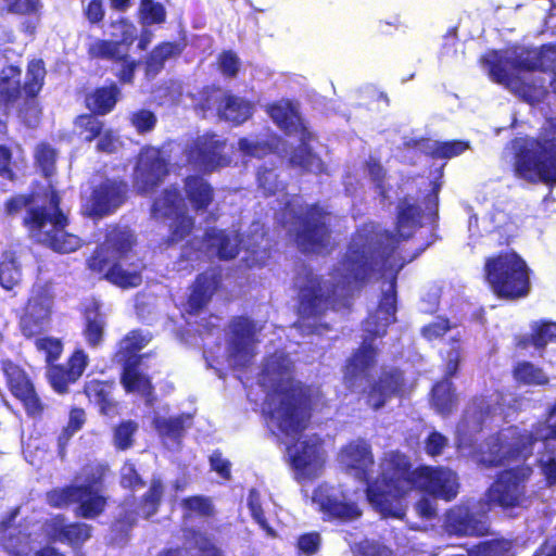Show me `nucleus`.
<instances>
[{
    "label": "nucleus",
    "mask_w": 556,
    "mask_h": 556,
    "mask_svg": "<svg viewBox=\"0 0 556 556\" xmlns=\"http://www.w3.org/2000/svg\"><path fill=\"white\" fill-rule=\"evenodd\" d=\"M427 247L429 243L417 250L408 260H403L397 255L399 238L392 231L375 223H365L353 232L345 253L338 262L337 276L343 285L363 287L375 274L384 276L392 271L389 289L382 293L378 307L387 316L394 317L397 274Z\"/></svg>",
    "instance_id": "1"
},
{
    "label": "nucleus",
    "mask_w": 556,
    "mask_h": 556,
    "mask_svg": "<svg viewBox=\"0 0 556 556\" xmlns=\"http://www.w3.org/2000/svg\"><path fill=\"white\" fill-rule=\"evenodd\" d=\"M112 39H98L88 49L92 59L108 60L121 64L115 73L117 81L96 87L85 94L84 103L90 113L81 114L75 119L78 135L84 139H116L112 129L104 128V122L98 116L111 113L122 98L119 85H134L139 62L132 59L122 46L127 49L137 39L135 24L126 17H119L110 23Z\"/></svg>",
    "instance_id": "2"
},
{
    "label": "nucleus",
    "mask_w": 556,
    "mask_h": 556,
    "mask_svg": "<svg viewBox=\"0 0 556 556\" xmlns=\"http://www.w3.org/2000/svg\"><path fill=\"white\" fill-rule=\"evenodd\" d=\"M458 475L448 467L421 465L413 468L404 454L393 453L387 459L381 476L367 489V501L384 517L401 518L404 513L394 502L418 490L444 502L454 501L459 493Z\"/></svg>",
    "instance_id": "3"
},
{
    "label": "nucleus",
    "mask_w": 556,
    "mask_h": 556,
    "mask_svg": "<svg viewBox=\"0 0 556 556\" xmlns=\"http://www.w3.org/2000/svg\"><path fill=\"white\" fill-rule=\"evenodd\" d=\"M293 364L285 354L268 356L263 365V379L271 383L273 400L267 420L286 437H295L307 429L313 416V387L291 377Z\"/></svg>",
    "instance_id": "4"
},
{
    "label": "nucleus",
    "mask_w": 556,
    "mask_h": 556,
    "mask_svg": "<svg viewBox=\"0 0 556 556\" xmlns=\"http://www.w3.org/2000/svg\"><path fill=\"white\" fill-rule=\"evenodd\" d=\"M136 244L131 231L121 226H113L105 232L104 240L98 244L86 261L87 268L100 279L122 289H132L141 286L142 271L146 268L126 270L122 261L126 260Z\"/></svg>",
    "instance_id": "5"
},
{
    "label": "nucleus",
    "mask_w": 556,
    "mask_h": 556,
    "mask_svg": "<svg viewBox=\"0 0 556 556\" xmlns=\"http://www.w3.org/2000/svg\"><path fill=\"white\" fill-rule=\"evenodd\" d=\"M482 273L489 290L500 300L516 301L530 292L531 269L513 249L485 257Z\"/></svg>",
    "instance_id": "6"
},
{
    "label": "nucleus",
    "mask_w": 556,
    "mask_h": 556,
    "mask_svg": "<svg viewBox=\"0 0 556 556\" xmlns=\"http://www.w3.org/2000/svg\"><path fill=\"white\" fill-rule=\"evenodd\" d=\"M103 485V468L88 466L84 469V483H72L49 490L46 493V503L52 508H65L76 504V517L96 519L108 506V497L102 494Z\"/></svg>",
    "instance_id": "7"
},
{
    "label": "nucleus",
    "mask_w": 556,
    "mask_h": 556,
    "mask_svg": "<svg viewBox=\"0 0 556 556\" xmlns=\"http://www.w3.org/2000/svg\"><path fill=\"white\" fill-rule=\"evenodd\" d=\"M532 476L533 468L529 464H518L497 471L483 494L488 510L498 509L514 517L518 510L527 508L531 498L528 486Z\"/></svg>",
    "instance_id": "8"
},
{
    "label": "nucleus",
    "mask_w": 556,
    "mask_h": 556,
    "mask_svg": "<svg viewBox=\"0 0 556 556\" xmlns=\"http://www.w3.org/2000/svg\"><path fill=\"white\" fill-rule=\"evenodd\" d=\"M304 281L298 289L295 327L302 334L320 333L330 330L321 318L333 304L334 287H329L326 281L311 269L305 270Z\"/></svg>",
    "instance_id": "9"
},
{
    "label": "nucleus",
    "mask_w": 556,
    "mask_h": 556,
    "mask_svg": "<svg viewBox=\"0 0 556 556\" xmlns=\"http://www.w3.org/2000/svg\"><path fill=\"white\" fill-rule=\"evenodd\" d=\"M513 172L530 184L556 185V141H510Z\"/></svg>",
    "instance_id": "10"
},
{
    "label": "nucleus",
    "mask_w": 556,
    "mask_h": 556,
    "mask_svg": "<svg viewBox=\"0 0 556 556\" xmlns=\"http://www.w3.org/2000/svg\"><path fill=\"white\" fill-rule=\"evenodd\" d=\"M332 213L318 202L307 205L303 212L293 215L294 240L304 253H324L331 245Z\"/></svg>",
    "instance_id": "11"
},
{
    "label": "nucleus",
    "mask_w": 556,
    "mask_h": 556,
    "mask_svg": "<svg viewBox=\"0 0 556 556\" xmlns=\"http://www.w3.org/2000/svg\"><path fill=\"white\" fill-rule=\"evenodd\" d=\"M45 62L34 59L28 62L26 77L21 86L22 70L10 64L0 72V106H13L24 93L26 100H34L40 93L46 78Z\"/></svg>",
    "instance_id": "12"
},
{
    "label": "nucleus",
    "mask_w": 556,
    "mask_h": 556,
    "mask_svg": "<svg viewBox=\"0 0 556 556\" xmlns=\"http://www.w3.org/2000/svg\"><path fill=\"white\" fill-rule=\"evenodd\" d=\"M409 391L406 372L395 365H383L376 378L368 380L363 389L365 404L377 412L392 399H402Z\"/></svg>",
    "instance_id": "13"
},
{
    "label": "nucleus",
    "mask_w": 556,
    "mask_h": 556,
    "mask_svg": "<svg viewBox=\"0 0 556 556\" xmlns=\"http://www.w3.org/2000/svg\"><path fill=\"white\" fill-rule=\"evenodd\" d=\"M58 191L52 187L41 188L30 191L26 194H15L4 202V211L7 215L13 216L21 212L24 207H28L23 219V224L30 231L41 232L47 225L48 207L58 204Z\"/></svg>",
    "instance_id": "14"
},
{
    "label": "nucleus",
    "mask_w": 556,
    "mask_h": 556,
    "mask_svg": "<svg viewBox=\"0 0 556 556\" xmlns=\"http://www.w3.org/2000/svg\"><path fill=\"white\" fill-rule=\"evenodd\" d=\"M128 185L123 179L105 178L91 188L81 206L83 214L90 218L112 215L127 200Z\"/></svg>",
    "instance_id": "15"
},
{
    "label": "nucleus",
    "mask_w": 556,
    "mask_h": 556,
    "mask_svg": "<svg viewBox=\"0 0 556 556\" xmlns=\"http://www.w3.org/2000/svg\"><path fill=\"white\" fill-rule=\"evenodd\" d=\"M377 331H369L359 345L352 351L342 366V378L346 388H356L363 380H368L378 364L380 351L375 344Z\"/></svg>",
    "instance_id": "16"
},
{
    "label": "nucleus",
    "mask_w": 556,
    "mask_h": 556,
    "mask_svg": "<svg viewBox=\"0 0 556 556\" xmlns=\"http://www.w3.org/2000/svg\"><path fill=\"white\" fill-rule=\"evenodd\" d=\"M256 332L255 321L248 316L239 315L230 320L227 355L235 367L245 368L252 363L256 354Z\"/></svg>",
    "instance_id": "17"
},
{
    "label": "nucleus",
    "mask_w": 556,
    "mask_h": 556,
    "mask_svg": "<svg viewBox=\"0 0 556 556\" xmlns=\"http://www.w3.org/2000/svg\"><path fill=\"white\" fill-rule=\"evenodd\" d=\"M0 365L9 391L22 403L27 416L31 418L41 417L45 404L41 402L25 369L10 358L1 359Z\"/></svg>",
    "instance_id": "18"
},
{
    "label": "nucleus",
    "mask_w": 556,
    "mask_h": 556,
    "mask_svg": "<svg viewBox=\"0 0 556 556\" xmlns=\"http://www.w3.org/2000/svg\"><path fill=\"white\" fill-rule=\"evenodd\" d=\"M169 174V161L160 149L144 147L134 169L132 182L139 194H147L160 186Z\"/></svg>",
    "instance_id": "19"
},
{
    "label": "nucleus",
    "mask_w": 556,
    "mask_h": 556,
    "mask_svg": "<svg viewBox=\"0 0 556 556\" xmlns=\"http://www.w3.org/2000/svg\"><path fill=\"white\" fill-rule=\"evenodd\" d=\"M89 356L76 348L64 363L46 366V378L51 389L60 395L67 394L71 386L77 383L89 366Z\"/></svg>",
    "instance_id": "20"
},
{
    "label": "nucleus",
    "mask_w": 556,
    "mask_h": 556,
    "mask_svg": "<svg viewBox=\"0 0 556 556\" xmlns=\"http://www.w3.org/2000/svg\"><path fill=\"white\" fill-rule=\"evenodd\" d=\"M443 528L451 536L480 538L491 533L490 523L465 504H456L444 514Z\"/></svg>",
    "instance_id": "21"
},
{
    "label": "nucleus",
    "mask_w": 556,
    "mask_h": 556,
    "mask_svg": "<svg viewBox=\"0 0 556 556\" xmlns=\"http://www.w3.org/2000/svg\"><path fill=\"white\" fill-rule=\"evenodd\" d=\"M265 112L287 136L296 139H313L311 127L294 101L290 99L273 101L265 105Z\"/></svg>",
    "instance_id": "22"
},
{
    "label": "nucleus",
    "mask_w": 556,
    "mask_h": 556,
    "mask_svg": "<svg viewBox=\"0 0 556 556\" xmlns=\"http://www.w3.org/2000/svg\"><path fill=\"white\" fill-rule=\"evenodd\" d=\"M47 224L51 225V229L46 232L45 243L54 252L67 254L77 251L83 245V240L68 231V218L61 210V198L58 195V204H51L47 211Z\"/></svg>",
    "instance_id": "23"
},
{
    "label": "nucleus",
    "mask_w": 556,
    "mask_h": 556,
    "mask_svg": "<svg viewBox=\"0 0 556 556\" xmlns=\"http://www.w3.org/2000/svg\"><path fill=\"white\" fill-rule=\"evenodd\" d=\"M227 141H193L187 153V162L194 169L212 173L231 163V156L225 153Z\"/></svg>",
    "instance_id": "24"
},
{
    "label": "nucleus",
    "mask_w": 556,
    "mask_h": 556,
    "mask_svg": "<svg viewBox=\"0 0 556 556\" xmlns=\"http://www.w3.org/2000/svg\"><path fill=\"white\" fill-rule=\"evenodd\" d=\"M340 462L349 470H353L355 477L366 483V490L369 484L380 478L381 473L371 480L375 459L370 445L364 440L351 441L341 447Z\"/></svg>",
    "instance_id": "25"
},
{
    "label": "nucleus",
    "mask_w": 556,
    "mask_h": 556,
    "mask_svg": "<svg viewBox=\"0 0 556 556\" xmlns=\"http://www.w3.org/2000/svg\"><path fill=\"white\" fill-rule=\"evenodd\" d=\"M222 283V274L219 269L208 268L198 274L190 287V292L186 301V311L189 315H198L203 312L213 295Z\"/></svg>",
    "instance_id": "26"
},
{
    "label": "nucleus",
    "mask_w": 556,
    "mask_h": 556,
    "mask_svg": "<svg viewBox=\"0 0 556 556\" xmlns=\"http://www.w3.org/2000/svg\"><path fill=\"white\" fill-rule=\"evenodd\" d=\"M164 483L160 477L150 480L148 490L140 496L137 507L134 510L125 511L117 520L122 530L130 529L137 521V517L150 519L154 516L162 504Z\"/></svg>",
    "instance_id": "27"
},
{
    "label": "nucleus",
    "mask_w": 556,
    "mask_h": 556,
    "mask_svg": "<svg viewBox=\"0 0 556 556\" xmlns=\"http://www.w3.org/2000/svg\"><path fill=\"white\" fill-rule=\"evenodd\" d=\"M64 516L55 515L50 523V536L55 542L71 545L72 547H80L90 539L92 527L85 522L74 521L64 522Z\"/></svg>",
    "instance_id": "28"
},
{
    "label": "nucleus",
    "mask_w": 556,
    "mask_h": 556,
    "mask_svg": "<svg viewBox=\"0 0 556 556\" xmlns=\"http://www.w3.org/2000/svg\"><path fill=\"white\" fill-rule=\"evenodd\" d=\"M513 66L519 71L549 72L556 66V48L552 45H542L540 48L523 50L513 61Z\"/></svg>",
    "instance_id": "29"
},
{
    "label": "nucleus",
    "mask_w": 556,
    "mask_h": 556,
    "mask_svg": "<svg viewBox=\"0 0 556 556\" xmlns=\"http://www.w3.org/2000/svg\"><path fill=\"white\" fill-rule=\"evenodd\" d=\"M186 48L184 41H161L147 53L142 61L144 76L156 77L165 67L167 60L179 56Z\"/></svg>",
    "instance_id": "30"
},
{
    "label": "nucleus",
    "mask_w": 556,
    "mask_h": 556,
    "mask_svg": "<svg viewBox=\"0 0 556 556\" xmlns=\"http://www.w3.org/2000/svg\"><path fill=\"white\" fill-rule=\"evenodd\" d=\"M149 342L150 337L143 334L140 329L130 330L118 341L113 361L122 366L135 362L142 363L144 357L150 356V353L139 354L138 352Z\"/></svg>",
    "instance_id": "31"
},
{
    "label": "nucleus",
    "mask_w": 556,
    "mask_h": 556,
    "mask_svg": "<svg viewBox=\"0 0 556 556\" xmlns=\"http://www.w3.org/2000/svg\"><path fill=\"white\" fill-rule=\"evenodd\" d=\"M142 363H128L122 366L121 383L126 393H136L151 402L154 397V384L149 375L140 370Z\"/></svg>",
    "instance_id": "32"
},
{
    "label": "nucleus",
    "mask_w": 556,
    "mask_h": 556,
    "mask_svg": "<svg viewBox=\"0 0 556 556\" xmlns=\"http://www.w3.org/2000/svg\"><path fill=\"white\" fill-rule=\"evenodd\" d=\"M320 446L321 440L318 438L296 440L289 445L292 468L300 473H306L308 468L319 459Z\"/></svg>",
    "instance_id": "33"
},
{
    "label": "nucleus",
    "mask_w": 556,
    "mask_h": 556,
    "mask_svg": "<svg viewBox=\"0 0 556 556\" xmlns=\"http://www.w3.org/2000/svg\"><path fill=\"white\" fill-rule=\"evenodd\" d=\"M184 188L195 212H205L214 201V188L200 175H188Z\"/></svg>",
    "instance_id": "34"
},
{
    "label": "nucleus",
    "mask_w": 556,
    "mask_h": 556,
    "mask_svg": "<svg viewBox=\"0 0 556 556\" xmlns=\"http://www.w3.org/2000/svg\"><path fill=\"white\" fill-rule=\"evenodd\" d=\"M253 111L254 105L250 100L227 90L219 109L218 118L233 126H239L251 118Z\"/></svg>",
    "instance_id": "35"
},
{
    "label": "nucleus",
    "mask_w": 556,
    "mask_h": 556,
    "mask_svg": "<svg viewBox=\"0 0 556 556\" xmlns=\"http://www.w3.org/2000/svg\"><path fill=\"white\" fill-rule=\"evenodd\" d=\"M422 210L419 205L409 203L406 199L400 201L397 206L395 232L399 244L402 240H408L414 231L421 225Z\"/></svg>",
    "instance_id": "36"
},
{
    "label": "nucleus",
    "mask_w": 556,
    "mask_h": 556,
    "mask_svg": "<svg viewBox=\"0 0 556 556\" xmlns=\"http://www.w3.org/2000/svg\"><path fill=\"white\" fill-rule=\"evenodd\" d=\"M430 404L441 416L453 414L458 405V395L452 380L437 381L430 391Z\"/></svg>",
    "instance_id": "37"
},
{
    "label": "nucleus",
    "mask_w": 556,
    "mask_h": 556,
    "mask_svg": "<svg viewBox=\"0 0 556 556\" xmlns=\"http://www.w3.org/2000/svg\"><path fill=\"white\" fill-rule=\"evenodd\" d=\"M84 394L99 407L102 415L110 416L115 413L116 402L113 399V383L98 379L85 383Z\"/></svg>",
    "instance_id": "38"
},
{
    "label": "nucleus",
    "mask_w": 556,
    "mask_h": 556,
    "mask_svg": "<svg viewBox=\"0 0 556 556\" xmlns=\"http://www.w3.org/2000/svg\"><path fill=\"white\" fill-rule=\"evenodd\" d=\"M491 412L492 406L489 399L484 395H475L463 412L462 424L469 431L480 432Z\"/></svg>",
    "instance_id": "39"
},
{
    "label": "nucleus",
    "mask_w": 556,
    "mask_h": 556,
    "mask_svg": "<svg viewBox=\"0 0 556 556\" xmlns=\"http://www.w3.org/2000/svg\"><path fill=\"white\" fill-rule=\"evenodd\" d=\"M226 91L216 84L203 86L197 94L192 96L193 110L202 117L212 112L218 116Z\"/></svg>",
    "instance_id": "40"
},
{
    "label": "nucleus",
    "mask_w": 556,
    "mask_h": 556,
    "mask_svg": "<svg viewBox=\"0 0 556 556\" xmlns=\"http://www.w3.org/2000/svg\"><path fill=\"white\" fill-rule=\"evenodd\" d=\"M317 503L319 510L326 515L327 520H353L362 515L355 503L341 501L336 496H321Z\"/></svg>",
    "instance_id": "41"
},
{
    "label": "nucleus",
    "mask_w": 556,
    "mask_h": 556,
    "mask_svg": "<svg viewBox=\"0 0 556 556\" xmlns=\"http://www.w3.org/2000/svg\"><path fill=\"white\" fill-rule=\"evenodd\" d=\"M182 199L176 187L165 188L152 202L151 215L155 219H169L181 208Z\"/></svg>",
    "instance_id": "42"
},
{
    "label": "nucleus",
    "mask_w": 556,
    "mask_h": 556,
    "mask_svg": "<svg viewBox=\"0 0 556 556\" xmlns=\"http://www.w3.org/2000/svg\"><path fill=\"white\" fill-rule=\"evenodd\" d=\"M204 242L206 248L214 250L220 260H233L239 254L238 243L224 230H207L204 235Z\"/></svg>",
    "instance_id": "43"
},
{
    "label": "nucleus",
    "mask_w": 556,
    "mask_h": 556,
    "mask_svg": "<svg viewBox=\"0 0 556 556\" xmlns=\"http://www.w3.org/2000/svg\"><path fill=\"white\" fill-rule=\"evenodd\" d=\"M172 222L168 226V235L163 238L159 247L168 249L190 236L194 228V218L186 212H179L176 216L170 218Z\"/></svg>",
    "instance_id": "44"
},
{
    "label": "nucleus",
    "mask_w": 556,
    "mask_h": 556,
    "mask_svg": "<svg viewBox=\"0 0 556 556\" xmlns=\"http://www.w3.org/2000/svg\"><path fill=\"white\" fill-rule=\"evenodd\" d=\"M511 376L519 386H546L549 383V378L544 369L530 361L517 362L511 369Z\"/></svg>",
    "instance_id": "45"
},
{
    "label": "nucleus",
    "mask_w": 556,
    "mask_h": 556,
    "mask_svg": "<svg viewBox=\"0 0 556 556\" xmlns=\"http://www.w3.org/2000/svg\"><path fill=\"white\" fill-rule=\"evenodd\" d=\"M539 439L533 432L523 430L517 432L507 444L506 457L511 460L528 459L533 454L534 445Z\"/></svg>",
    "instance_id": "46"
},
{
    "label": "nucleus",
    "mask_w": 556,
    "mask_h": 556,
    "mask_svg": "<svg viewBox=\"0 0 556 556\" xmlns=\"http://www.w3.org/2000/svg\"><path fill=\"white\" fill-rule=\"evenodd\" d=\"M180 506L185 519L211 518L215 515V508L210 497L204 495H191L181 500Z\"/></svg>",
    "instance_id": "47"
},
{
    "label": "nucleus",
    "mask_w": 556,
    "mask_h": 556,
    "mask_svg": "<svg viewBox=\"0 0 556 556\" xmlns=\"http://www.w3.org/2000/svg\"><path fill=\"white\" fill-rule=\"evenodd\" d=\"M86 424L85 410L80 407H72L68 413V420L66 426L62 429L58 437V450L59 454L63 456L65 454L66 446L72 437L78 432Z\"/></svg>",
    "instance_id": "48"
},
{
    "label": "nucleus",
    "mask_w": 556,
    "mask_h": 556,
    "mask_svg": "<svg viewBox=\"0 0 556 556\" xmlns=\"http://www.w3.org/2000/svg\"><path fill=\"white\" fill-rule=\"evenodd\" d=\"M48 319V312L38 315L33 308H27L18 320L20 331L26 339H31L46 330Z\"/></svg>",
    "instance_id": "49"
},
{
    "label": "nucleus",
    "mask_w": 556,
    "mask_h": 556,
    "mask_svg": "<svg viewBox=\"0 0 556 556\" xmlns=\"http://www.w3.org/2000/svg\"><path fill=\"white\" fill-rule=\"evenodd\" d=\"M138 15L140 23L146 26L163 24L167 17L165 7L154 0H140Z\"/></svg>",
    "instance_id": "50"
},
{
    "label": "nucleus",
    "mask_w": 556,
    "mask_h": 556,
    "mask_svg": "<svg viewBox=\"0 0 556 556\" xmlns=\"http://www.w3.org/2000/svg\"><path fill=\"white\" fill-rule=\"evenodd\" d=\"M488 66L490 77L493 81L508 87L516 76L509 74L507 68L508 60L493 51L488 59L484 60Z\"/></svg>",
    "instance_id": "51"
},
{
    "label": "nucleus",
    "mask_w": 556,
    "mask_h": 556,
    "mask_svg": "<svg viewBox=\"0 0 556 556\" xmlns=\"http://www.w3.org/2000/svg\"><path fill=\"white\" fill-rule=\"evenodd\" d=\"M260 237L262 241H265V244L258 247L250 242L245 251L243 261L250 268L263 267L271 257V247L269 245V239L266 238L265 233H261Z\"/></svg>",
    "instance_id": "52"
},
{
    "label": "nucleus",
    "mask_w": 556,
    "mask_h": 556,
    "mask_svg": "<svg viewBox=\"0 0 556 556\" xmlns=\"http://www.w3.org/2000/svg\"><path fill=\"white\" fill-rule=\"evenodd\" d=\"M507 88H509L522 101L531 105L539 103L545 93L542 88L517 76Z\"/></svg>",
    "instance_id": "53"
},
{
    "label": "nucleus",
    "mask_w": 556,
    "mask_h": 556,
    "mask_svg": "<svg viewBox=\"0 0 556 556\" xmlns=\"http://www.w3.org/2000/svg\"><path fill=\"white\" fill-rule=\"evenodd\" d=\"M105 321L102 316L96 314L87 316L83 328V336L89 348L96 349L101 345L104 337Z\"/></svg>",
    "instance_id": "54"
},
{
    "label": "nucleus",
    "mask_w": 556,
    "mask_h": 556,
    "mask_svg": "<svg viewBox=\"0 0 556 556\" xmlns=\"http://www.w3.org/2000/svg\"><path fill=\"white\" fill-rule=\"evenodd\" d=\"M510 543L505 539H492L475 545L468 556H510Z\"/></svg>",
    "instance_id": "55"
},
{
    "label": "nucleus",
    "mask_w": 556,
    "mask_h": 556,
    "mask_svg": "<svg viewBox=\"0 0 556 556\" xmlns=\"http://www.w3.org/2000/svg\"><path fill=\"white\" fill-rule=\"evenodd\" d=\"M138 430L136 421L128 419L116 425L113 432L114 446L118 451H126L132 447L135 443V434Z\"/></svg>",
    "instance_id": "56"
},
{
    "label": "nucleus",
    "mask_w": 556,
    "mask_h": 556,
    "mask_svg": "<svg viewBox=\"0 0 556 556\" xmlns=\"http://www.w3.org/2000/svg\"><path fill=\"white\" fill-rule=\"evenodd\" d=\"M154 428L161 437L179 440L185 433V417L179 415L169 418H155Z\"/></svg>",
    "instance_id": "57"
},
{
    "label": "nucleus",
    "mask_w": 556,
    "mask_h": 556,
    "mask_svg": "<svg viewBox=\"0 0 556 556\" xmlns=\"http://www.w3.org/2000/svg\"><path fill=\"white\" fill-rule=\"evenodd\" d=\"M533 346L544 350L548 343L556 341V323L542 319L531 326Z\"/></svg>",
    "instance_id": "58"
},
{
    "label": "nucleus",
    "mask_w": 556,
    "mask_h": 556,
    "mask_svg": "<svg viewBox=\"0 0 556 556\" xmlns=\"http://www.w3.org/2000/svg\"><path fill=\"white\" fill-rule=\"evenodd\" d=\"M35 346L39 352L45 353L46 366L55 364L63 353V343L58 338H38L35 341Z\"/></svg>",
    "instance_id": "59"
},
{
    "label": "nucleus",
    "mask_w": 556,
    "mask_h": 556,
    "mask_svg": "<svg viewBox=\"0 0 556 556\" xmlns=\"http://www.w3.org/2000/svg\"><path fill=\"white\" fill-rule=\"evenodd\" d=\"M22 273L18 264L13 258L0 262V286L5 290H12L21 281Z\"/></svg>",
    "instance_id": "60"
},
{
    "label": "nucleus",
    "mask_w": 556,
    "mask_h": 556,
    "mask_svg": "<svg viewBox=\"0 0 556 556\" xmlns=\"http://www.w3.org/2000/svg\"><path fill=\"white\" fill-rule=\"evenodd\" d=\"M119 484L123 489L129 491H136L146 485L134 462L127 459L122 465L119 470Z\"/></svg>",
    "instance_id": "61"
},
{
    "label": "nucleus",
    "mask_w": 556,
    "mask_h": 556,
    "mask_svg": "<svg viewBox=\"0 0 556 556\" xmlns=\"http://www.w3.org/2000/svg\"><path fill=\"white\" fill-rule=\"evenodd\" d=\"M56 152L54 149L42 142L38 146L36 152V163L39 166L43 177L50 178L55 170Z\"/></svg>",
    "instance_id": "62"
},
{
    "label": "nucleus",
    "mask_w": 556,
    "mask_h": 556,
    "mask_svg": "<svg viewBox=\"0 0 556 556\" xmlns=\"http://www.w3.org/2000/svg\"><path fill=\"white\" fill-rule=\"evenodd\" d=\"M438 144L430 152L433 159H451L469 149V141H435Z\"/></svg>",
    "instance_id": "63"
},
{
    "label": "nucleus",
    "mask_w": 556,
    "mask_h": 556,
    "mask_svg": "<svg viewBox=\"0 0 556 556\" xmlns=\"http://www.w3.org/2000/svg\"><path fill=\"white\" fill-rule=\"evenodd\" d=\"M295 546L300 555L313 556L321 547V535L317 531L302 533L299 535Z\"/></svg>",
    "instance_id": "64"
}]
</instances>
